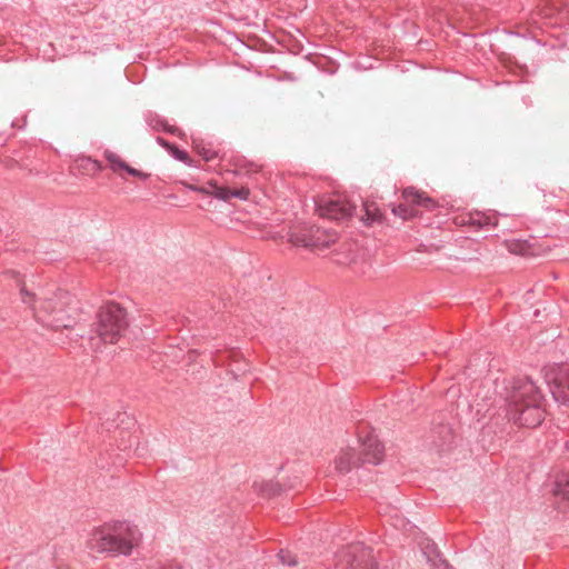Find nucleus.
Masks as SVG:
<instances>
[{"label": "nucleus", "mask_w": 569, "mask_h": 569, "mask_svg": "<svg viewBox=\"0 0 569 569\" xmlns=\"http://www.w3.org/2000/svg\"><path fill=\"white\" fill-rule=\"evenodd\" d=\"M553 495L559 508H569V475H563L556 480Z\"/></svg>", "instance_id": "nucleus-12"}, {"label": "nucleus", "mask_w": 569, "mask_h": 569, "mask_svg": "<svg viewBox=\"0 0 569 569\" xmlns=\"http://www.w3.org/2000/svg\"><path fill=\"white\" fill-rule=\"evenodd\" d=\"M129 327L128 313L124 308L116 302H109L100 307L94 323L96 337L103 342L116 343L124 336Z\"/></svg>", "instance_id": "nucleus-4"}, {"label": "nucleus", "mask_w": 569, "mask_h": 569, "mask_svg": "<svg viewBox=\"0 0 569 569\" xmlns=\"http://www.w3.org/2000/svg\"><path fill=\"white\" fill-rule=\"evenodd\" d=\"M104 158L109 163V167L112 171L118 172L119 170H124L128 174L132 177H137L142 180H147L149 178V173L142 172L138 169L130 167L126 161H123L119 154L106 150Z\"/></svg>", "instance_id": "nucleus-11"}, {"label": "nucleus", "mask_w": 569, "mask_h": 569, "mask_svg": "<svg viewBox=\"0 0 569 569\" xmlns=\"http://www.w3.org/2000/svg\"><path fill=\"white\" fill-rule=\"evenodd\" d=\"M242 169H246V173L258 172V166L253 163H247L244 167H240L237 173L239 174Z\"/></svg>", "instance_id": "nucleus-24"}, {"label": "nucleus", "mask_w": 569, "mask_h": 569, "mask_svg": "<svg viewBox=\"0 0 569 569\" xmlns=\"http://www.w3.org/2000/svg\"><path fill=\"white\" fill-rule=\"evenodd\" d=\"M506 416L519 427L536 428L545 418L542 395L535 382L525 378H513L506 385Z\"/></svg>", "instance_id": "nucleus-2"}, {"label": "nucleus", "mask_w": 569, "mask_h": 569, "mask_svg": "<svg viewBox=\"0 0 569 569\" xmlns=\"http://www.w3.org/2000/svg\"><path fill=\"white\" fill-rule=\"evenodd\" d=\"M140 529L129 521H109L94 528L89 540L90 548L107 557H128L139 547Z\"/></svg>", "instance_id": "nucleus-3"}, {"label": "nucleus", "mask_w": 569, "mask_h": 569, "mask_svg": "<svg viewBox=\"0 0 569 569\" xmlns=\"http://www.w3.org/2000/svg\"><path fill=\"white\" fill-rule=\"evenodd\" d=\"M360 450L352 448L343 450L336 459V468L340 473H347L355 467L362 465H379L383 458V446L377 436L369 432L365 437L359 436Z\"/></svg>", "instance_id": "nucleus-5"}, {"label": "nucleus", "mask_w": 569, "mask_h": 569, "mask_svg": "<svg viewBox=\"0 0 569 569\" xmlns=\"http://www.w3.org/2000/svg\"><path fill=\"white\" fill-rule=\"evenodd\" d=\"M172 157L183 163L190 164L191 159L189 154L184 151L172 144V147L169 149Z\"/></svg>", "instance_id": "nucleus-21"}, {"label": "nucleus", "mask_w": 569, "mask_h": 569, "mask_svg": "<svg viewBox=\"0 0 569 569\" xmlns=\"http://www.w3.org/2000/svg\"><path fill=\"white\" fill-rule=\"evenodd\" d=\"M157 142L162 146L163 148H166L167 150H169L171 147H172V143H170L169 141L164 140L163 138L161 137H158L157 138Z\"/></svg>", "instance_id": "nucleus-25"}, {"label": "nucleus", "mask_w": 569, "mask_h": 569, "mask_svg": "<svg viewBox=\"0 0 569 569\" xmlns=\"http://www.w3.org/2000/svg\"><path fill=\"white\" fill-rule=\"evenodd\" d=\"M17 277L20 287L21 300L32 308L34 318L42 326L53 330L71 329L79 320V301L68 291L58 290L52 297L38 299L37 295L29 291L19 278V272L10 271Z\"/></svg>", "instance_id": "nucleus-1"}, {"label": "nucleus", "mask_w": 569, "mask_h": 569, "mask_svg": "<svg viewBox=\"0 0 569 569\" xmlns=\"http://www.w3.org/2000/svg\"><path fill=\"white\" fill-rule=\"evenodd\" d=\"M213 188V196L217 198V199H220V200H223V201H228L231 199V188H228V187H220V186H217V184H213L212 186Z\"/></svg>", "instance_id": "nucleus-20"}, {"label": "nucleus", "mask_w": 569, "mask_h": 569, "mask_svg": "<svg viewBox=\"0 0 569 569\" xmlns=\"http://www.w3.org/2000/svg\"><path fill=\"white\" fill-rule=\"evenodd\" d=\"M317 210L320 217L339 221L350 218L356 210V206L347 197L333 194L321 199L317 203Z\"/></svg>", "instance_id": "nucleus-7"}, {"label": "nucleus", "mask_w": 569, "mask_h": 569, "mask_svg": "<svg viewBox=\"0 0 569 569\" xmlns=\"http://www.w3.org/2000/svg\"><path fill=\"white\" fill-rule=\"evenodd\" d=\"M147 122L156 131H166L171 134L180 133V130L177 127L168 124L164 119L157 114H149L147 117Z\"/></svg>", "instance_id": "nucleus-14"}, {"label": "nucleus", "mask_w": 569, "mask_h": 569, "mask_svg": "<svg viewBox=\"0 0 569 569\" xmlns=\"http://www.w3.org/2000/svg\"><path fill=\"white\" fill-rule=\"evenodd\" d=\"M193 148L206 161H211L217 157V151L211 147V144L203 141H193Z\"/></svg>", "instance_id": "nucleus-17"}, {"label": "nucleus", "mask_w": 569, "mask_h": 569, "mask_svg": "<svg viewBox=\"0 0 569 569\" xmlns=\"http://www.w3.org/2000/svg\"><path fill=\"white\" fill-rule=\"evenodd\" d=\"M87 164L84 166L88 170H92L94 172L101 171L103 169L101 162L98 160H92L90 158L86 159Z\"/></svg>", "instance_id": "nucleus-23"}, {"label": "nucleus", "mask_w": 569, "mask_h": 569, "mask_svg": "<svg viewBox=\"0 0 569 569\" xmlns=\"http://www.w3.org/2000/svg\"><path fill=\"white\" fill-rule=\"evenodd\" d=\"M550 391L557 402L569 408V365L561 366L556 370Z\"/></svg>", "instance_id": "nucleus-9"}, {"label": "nucleus", "mask_w": 569, "mask_h": 569, "mask_svg": "<svg viewBox=\"0 0 569 569\" xmlns=\"http://www.w3.org/2000/svg\"><path fill=\"white\" fill-rule=\"evenodd\" d=\"M361 211L365 212L361 214V220L367 224H371L380 219V212L375 203L362 202Z\"/></svg>", "instance_id": "nucleus-16"}, {"label": "nucleus", "mask_w": 569, "mask_h": 569, "mask_svg": "<svg viewBox=\"0 0 569 569\" xmlns=\"http://www.w3.org/2000/svg\"><path fill=\"white\" fill-rule=\"evenodd\" d=\"M402 198L405 202L399 203L392 209V212L402 219H409L416 216V207H423L426 209H432L435 207V201L431 198L423 196L422 193L416 191L413 188L405 189L402 192Z\"/></svg>", "instance_id": "nucleus-8"}, {"label": "nucleus", "mask_w": 569, "mask_h": 569, "mask_svg": "<svg viewBox=\"0 0 569 569\" xmlns=\"http://www.w3.org/2000/svg\"><path fill=\"white\" fill-rule=\"evenodd\" d=\"M432 547L438 549L437 546L435 543H430L428 542L423 548H422V551H423V555L427 557V553H432Z\"/></svg>", "instance_id": "nucleus-26"}, {"label": "nucleus", "mask_w": 569, "mask_h": 569, "mask_svg": "<svg viewBox=\"0 0 569 569\" xmlns=\"http://www.w3.org/2000/svg\"><path fill=\"white\" fill-rule=\"evenodd\" d=\"M278 557L282 565L295 567L298 565L297 557L289 550H280Z\"/></svg>", "instance_id": "nucleus-19"}, {"label": "nucleus", "mask_w": 569, "mask_h": 569, "mask_svg": "<svg viewBox=\"0 0 569 569\" xmlns=\"http://www.w3.org/2000/svg\"><path fill=\"white\" fill-rule=\"evenodd\" d=\"M292 243L295 246H301V247H305V248H316V247H320V243L318 242V240H313L312 238H307L306 236H295L292 237L291 239ZM322 247H327L328 246V242L326 243H321Z\"/></svg>", "instance_id": "nucleus-18"}, {"label": "nucleus", "mask_w": 569, "mask_h": 569, "mask_svg": "<svg viewBox=\"0 0 569 569\" xmlns=\"http://www.w3.org/2000/svg\"><path fill=\"white\" fill-rule=\"evenodd\" d=\"M338 569H378L372 550L358 542L343 548L338 553Z\"/></svg>", "instance_id": "nucleus-6"}, {"label": "nucleus", "mask_w": 569, "mask_h": 569, "mask_svg": "<svg viewBox=\"0 0 569 569\" xmlns=\"http://www.w3.org/2000/svg\"><path fill=\"white\" fill-rule=\"evenodd\" d=\"M162 569H181V567L178 565H170V566L163 567Z\"/></svg>", "instance_id": "nucleus-28"}, {"label": "nucleus", "mask_w": 569, "mask_h": 569, "mask_svg": "<svg viewBox=\"0 0 569 569\" xmlns=\"http://www.w3.org/2000/svg\"><path fill=\"white\" fill-rule=\"evenodd\" d=\"M231 198H238L241 200H247L250 194V190L247 187H242L240 189H231Z\"/></svg>", "instance_id": "nucleus-22"}, {"label": "nucleus", "mask_w": 569, "mask_h": 569, "mask_svg": "<svg viewBox=\"0 0 569 569\" xmlns=\"http://www.w3.org/2000/svg\"><path fill=\"white\" fill-rule=\"evenodd\" d=\"M461 224L473 227L476 230L497 227L498 214L496 212L472 211L461 217Z\"/></svg>", "instance_id": "nucleus-10"}, {"label": "nucleus", "mask_w": 569, "mask_h": 569, "mask_svg": "<svg viewBox=\"0 0 569 569\" xmlns=\"http://www.w3.org/2000/svg\"><path fill=\"white\" fill-rule=\"evenodd\" d=\"M427 561L432 569H455L441 555V552L432 547V553H427Z\"/></svg>", "instance_id": "nucleus-15"}, {"label": "nucleus", "mask_w": 569, "mask_h": 569, "mask_svg": "<svg viewBox=\"0 0 569 569\" xmlns=\"http://www.w3.org/2000/svg\"><path fill=\"white\" fill-rule=\"evenodd\" d=\"M256 491L263 498H273L282 493L283 488L277 481L254 482Z\"/></svg>", "instance_id": "nucleus-13"}, {"label": "nucleus", "mask_w": 569, "mask_h": 569, "mask_svg": "<svg viewBox=\"0 0 569 569\" xmlns=\"http://www.w3.org/2000/svg\"><path fill=\"white\" fill-rule=\"evenodd\" d=\"M440 433H443L446 437L451 438V430L447 426H442Z\"/></svg>", "instance_id": "nucleus-27"}]
</instances>
